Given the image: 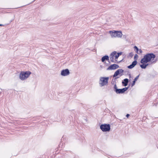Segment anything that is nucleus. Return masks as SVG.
Segmentation results:
<instances>
[{
  "mask_svg": "<svg viewBox=\"0 0 158 158\" xmlns=\"http://www.w3.org/2000/svg\"><path fill=\"white\" fill-rule=\"evenodd\" d=\"M156 56L153 53H148L145 55L140 61L141 63H147L151 60H153L155 58Z\"/></svg>",
  "mask_w": 158,
  "mask_h": 158,
  "instance_id": "1",
  "label": "nucleus"
},
{
  "mask_svg": "<svg viewBox=\"0 0 158 158\" xmlns=\"http://www.w3.org/2000/svg\"><path fill=\"white\" fill-rule=\"evenodd\" d=\"M31 74V72L29 71L21 72L19 74V78L21 80H24L27 79Z\"/></svg>",
  "mask_w": 158,
  "mask_h": 158,
  "instance_id": "2",
  "label": "nucleus"
},
{
  "mask_svg": "<svg viewBox=\"0 0 158 158\" xmlns=\"http://www.w3.org/2000/svg\"><path fill=\"white\" fill-rule=\"evenodd\" d=\"M109 79V77H101L99 81V84L100 86L102 87L107 85H108Z\"/></svg>",
  "mask_w": 158,
  "mask_h": 158,
  "instance_id": "3",
  "label": "nucleus"
},
{
  "mask_svg": "<svg viewBox=\"0 0 158 158\" xmlns=\"http://www.w3.org/2000/svg\"><path fill=\"white\" fill-rule=\"evenodd\" d=\"M100 128L103 132L109 131L110 130V125L109 124H102Z\"/></svg>",
  "mask_w": 158,
  "mask_h": 158,
  "instance_id": "4",
  "label": "nucleus"
},
{
  "mask_svg": "<svg viewBox=\"0 0 158 158\" xmlns=\"http://www.w3.org/2000/svg\"><path fill=\"white\" fill-rule=\"evenodd\" d=\"M138 57V56L137 54L135 55L134 59L135 60L133 61L132 64L130 65L127 66V68L129 69H131L134 68L137 64V58Z\"/></svg>",
  "mask_w": 158,
  "mask_h": 158,
  "instance_id": "5",
  "label": "nucleus"
},
{
  "mask_svg": "<svg viewBox=\"0 0 158 158\" xmlns=\"http://www.w3.org/2000/svg\"><path fill=\"white\" fill-rule=\"evenodd\" d=\"M128 89V87H125L122 89H116V90H114V91H115L117 94H123Z\"/></svg>",
  "mask_w": 158,
  "mask_h": 158,
  "instance_id": "6",
  "label": "nucleus"
},
{
  "mask_svg": "<svg viewBox=\"0 0 158 158\" xmlns=\"http://www.w3.org/2000/svg\"><path fill=\"white\" fill-rule=\"evenodd\" d=\"M70 74V72L68 69H66L62 70L61 72V74L63 76L68 75Z\"/></svg>",
  "mask_w": 158,
  "mask_h": 158,
  "instance_id": "7",
  "label": "nucleus"
},
{
  "mask_svg": "<svg viewBox=\"0 0 158 158\" xmlns=\"http://www.w3.org/2000/svg\"><path fill=\"white\" fill-rule=\"evenodd\" d=\"M118 68L119 66L118 65L115 64H114L110 66L107 69V70H114Z\"/></svg>",
  "mask_w": 158,
  "mask_h": 158,
  "instance_id": "8",
  "label": "nucleus"
},
{
  "mask_svg": "<svg viewBox=\"0 0 158 158\" xmlns=\"http://www.w3.org/2000/svg\"><path fill=\"white\" fill-rule=\"evenodd\" d=\"M116 53V51H114V52L111 53L110 56V60L112 62H116V61H115L114 59V57Z\"/></svg>",
  "mask_w": 158,
  "mask_h": 158,
  "instance_id": "9",
  "label": "nucleus"
},
{
  "mask_svg": "<svg viewBox=\"0 0 158 158\" xmlns=\"http://www.w3.org/2000/svg\"><path fill=\"white\" fill-rule=\"evenodd\" d=\"M124 72V71L122 69H118L117 70L116 72L114 73V74L113 75V77H116L118 75L121 74L122 73H123Z\"/></svg>",
  "mask_w": 158,
  "mask_h": 158,
  "instance_id": "10",
  "label": "nucleus"
},
{
  "mask_svg": "<svg viewBox=\"0 0 158 158\" xmlns=\"http://www.w3.org/2000/svg\"><path fill=\"white\" fill-rule=\"evenodd\" d=\"M128 82V79L127 78H125L122 81V84L123 86H126L127 85Z\"/></svg>",
  "mask_w": 158,
  "mask_h": 158,
  "instance_id": "11",
  "label": "nucleus"
},
{
  "mask_svg": "<svg viewBox=\"0 0 158 158\" xmlns=\"http://www.w3.org/2000/svg\"><path fill=\"white\" fill-rule=\"evenodd\" d=\"M110 33L112 38L117 37L116 31H114V32L112 31H110Z\"/></svg>",
  "mask_w": 158,
  "mask_h": 158,
  "instance_id": "12",
  "label": "nucleus"
},
{
  "mask_svg": "<svg viewBox=\"0 0 158 158\" xmlns=\"http://www.w3.org/2000/svg\"><path fill=\"white\" fill-rule=\"evenodd\" d=\"M117 37L121 38L123 35L121 31H116Z\"/></svg>",
  "mask_w": 158,
  "mask_h": 158,
  "instance_id": "13",
  "label": "nucleus"
},
{
  "mask_svg": "<svg viewBox=\"0 0 158 158\" xmlns=\"http://www.w3.org/2000/svg\"><path fill=\"white\" fill-rule=\"evenodd\" d=\"M146 63H142V64L140 65V67H141V68L143 69H146L148 65V64Z\"/></svg>",
  "mask_w": 158,
  "mask_h": 158,
  "instance_id": "14",
  "label": "nucleus"
},
{
  "mask_svg": "<svg viewBox=\"0 0 158 158\" xmlns=\"http://www.w3.org/2000/svg\"><path fill=\"white\" fill-rule=\"evenodd\" d=\"M109 60V57L108 56L106 55L103 56L102 58V62H104L105 60Z\"/></svg>",
  "mask_w": 158,
  "mask_h": 158,
  "instance_id": "15",
  "label": "nucleus"
},
{
  "mask_svg": "<svg viewBox=\"0 0 158 158\" xmlns=\"http://www.w3.org/2000/svg\"><path fill=\"white\" fill-rule=\"evenodd\" d=\"M122 54V52H120L118 53L117 54H115L114 57H115V61H117V59H118V57L120 55H121Z\"/></svg>",
  "mask_w": 158,
  "mask_h": 158,
  "instance_id": "16",
  "label": "nucleus"
},
{
  "mask_svg": "<svg viewBox=\"0 0 158 158\" xmlns=\"http://www.w3.org/2000/svg\"><path fill=\"white\" fill-rule=\"evenodd\" d=\"M139 75L137 76L134 79V81H133V82L132 84L131 85L132 86H133L135 84V81L138 79L139 77Z\"/></svg>",
  "mask_w": 158,
  "mask_h": 158,
  "instance_id": "17",
  "label": "nucleus"
},
{
  "mask_svg": "<svg viewBox=\"0 0 158 158\" xmlns=\"http://www.w3.org/2000/svg\"><path fill=\"white\" fill-rule=\"evenodd\" d=\"M134 48L136 50V52H138V51L139 50V49L137 47L135 46L134 47Z\"/></svg>",
  "mask_w": 158,
  "mask_h": 158,
  "instance_id": "18",
  "label": "nucleus"
},
{
  "mask_svg": "<svg viewBox=\"0 0 158 158\" xmlns=\"http://www.w3.org/2000/svg\"><path fill=\"white\" fill-rule=\"evenodd\" d=\"M114 90H116V89H118L117 88V85L116 84H115L114 85Z\"/></svg>",
  "mask_w": 158,
  "mask_h": 158,
  "instance_id": "19",
  "label": "nucleus"
},
{
  "mask_svg": "<svg viewBox=\"0 0 158 158\" xmlns=\"http://www.w3.org/2000/svg\"><path fill=\"white\" fill-rule=\"evenodd\" d=\"M137 52L138 54H140L142 52V51L140 49H139L138 51V52Z\"/></svg>",
  "mask_w": 158,
  "mask_h": 158,
  "instance_id": "20",
  "label": "nucleus"
},
{
  "mask_svg": "<svg viewBox=\"0 0 158 158\" xmlns=\"http://www.w3.org/2000/svg\"><path fill=\"white\" fill-rule=\"evenodd\" d=\"M126 117L128 118L130 116V114H127L126 115Z\"/></svg>",
  "mask_w": 158,
  "mask_h": 158,
  "instance_id": "21",
  "label": "nucleus"
},
{
  "mask_svg": "<svg viewBox=\"0 0 158 158\" xmlns=\"http://www.w3.org/2000/svg\"><path fill=\"white\" fill-rule=\"evenodd\" d=\"M3 25L2 24H0V26H3Z\"/></svg>",
  "mask_w": 158,
  "mask_h": 158,
  "instance_id": "22",
  "label": "nucleus"
},
{
  "mask_svg": "<svg viewBox=\"0 0 158 158\" xmlns=\"http://www.w3.org/2000/svg\"><path fill=\"white\" fill-rule=\"evenodd\" d=\"M122 75H123V74H121V76H122Z\"/></svg>",
  "mask_w": 158,
  "mask_h": 158,
  "instance_id": "23",
  "label": "nucleus"
},
{
  "mask_svg": "<svg viewBox=\"0 0 158 158\" xmlns=\"http://www.w3.org/2000/svg\"><path fill=\"white\" fill-rule=\"evenodd\" d=\"M118 78V77H116V78H115V79H116V78Z\"/></svg>",
  "mask_w": 158,
  "mask_h": 158,
  "instance_id": "24",
  "label": "nucleus"
}]
</instances>
